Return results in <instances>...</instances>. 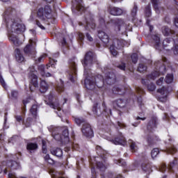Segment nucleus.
I'll return each instance as SVG.
<instances>
[{
	"label": "nucleus",
	"instance_id": "nucleus-45",
	"mask_svg": "<svg viewBox=\"0 0 178 178\" xmlns=\"http://www.w3.org/2000/svg\"><path fill=\"white\" fill-rule=\"evenodd\" d=\"M138 72H140V73H144V72H147V65L140 63L138 67Z\"/></svg>",
	"mask_w": 178,
	"mask_h": 178
},
{
	"label": "nucleus",
	"instance_id": "nucleus-1",
	"mask_svg": "<svg viewBox=\"0 0 178 178\" xmlns=\"http://www.w3.org/2000/svg\"><path fill=\"white\" fill-rule=\"evenodd\" d=\"M82 65L84 67L83 74L86 76L85 79V86L87 90H94L95 86L98 88L104 87L105 81L104 80V76L101 74H97L95 76H90V67L92 66V64L97 62V56L95 53L92 51H88L84 56L83 60H81Z\"/></svg>",
	"mask_w": 178,
	"mask_h": 178
},
{
	"label": "nucleus",
	"instance_id": "nucleus-8",
	"mask_svg": "<svg viewBox=\"0 0 178 178\" xmlns=\"http://www.w3.org/2000/svg\"><path fill=\"white\" fill-rule=\"evenodd\" d=\"M92 112L96 116H101L102 113H106L108 116H109V115H112V110L106 107L105 102H102V108L98 103L95 104L93 105Z\"/></svg>",
	"mask_w": 178,
	"mask_h": 178
},
{
	"label": "nucleus",
	"instance_id": "nucleus-52",
	"mask_svg": "<svg viewBox=\"0 0 178 178\" xmlns=\"http://www.w3.org/2000/svg\"><path fill=\"white\" fill-rule=\"evenodd\" d=\"M131 59L132 60V63L136 64L138 61V56L137 54L134 53L131 56Z\"/></svg>",
	"mask_w": 178,
	"mask_h": 178
},
{
	"label": "nucleus",
	"instance_id": "nucleus-51",
	"mask_svg": "<svg viewBox=\"0 0 178 178\" xmlns=\"http://www.w3.org/2000/svg\"><path fill=\"white\" fill-rule=\"evenodd\" d=\"M31 123H33V119L31 118H28L25 121H24L23 124L26 126V127H30L31 126Z\"/></svg>",
	"mask_w": 178,
	"mask_h": 178
},
{
	"label": "nucleus",
	"instance_id": "nucleus-4",
	"mask_svg": "<svg viewBox=\"0 0 178 178\" xmlns=\"http://www.w3.org/2000/svg\"><path fill=\"white\" fill-rule=\"evenodd\" d=\"M48 130L51 133V136L56 141H60L64 145L68 144L69 141H70L69 139V131L67 129H63L60 127L51 125L48 127Z\"/></svg>",
	"mask_w": 178,
	"mask_h": 178
},
{
	"label": "nucleus",
	"instance_id": "nucleus-2",
	"mask_svg": "<svg viewBox=\"0 0 178 178\" xmlns=\"http://www.w3.org/2000/svg\"><path fill=\"white\" fill-rule=\"evenodd\" d=\"M16 17V10L12 7H9L4 12V19L6 22V27L8 33H10L9 40L13 42L15 47H19L22 44V42L19 40L17 36L10 33H15V34H20V33L26 30V26L22 24L17 23L15 17Z\"/></svg>",
	"mask_w": 178,
	"mask_h": 178
},
{
	"label": "nucleus",
	"instance_id": "nucleus-14",
	"mask_svg": "<svg viewBox=\"0 0 178 178\" xmlns=\"http://www.w3.org/2000/svg\"><path fill=\"white\" fill-rule=\"evenodd\" d=\"M105 81L108 86H112L116 83V75L112 71H108L105 74Z\"/></svg>",
	"mask_w": 178,
	"mask_h": 178
},
{
	"label": "nucleus",
	"instance_id": "nucleus-55",
	"mask_svg": "<svg viewBox=\"0 0 178 178\" xmlns=\"http://www.w3.org/2000/svg\"><path fill=\"white\" fill-rule=\"evenodd\" d=\"M0 83L2 87L5 89L8 88V85H6V82H5V79L2 77V75H0Z\"/></svg>",
	"mask_w": 178,
	"mask_h": 178
},
{
	"label": "nucleus",
	"instance_id": "nucleus-38",
	"mask_svg": "<svg viewBox=\"0 0 178 178\" xmlns=\"http://www.w3.org/2000/svg\"><path fill=\"white\" fill-rule=\"evenodd\" d=\"M61 45L63 47V52L66 54V51L69 49V44H67V42H66V38H63Z\"/></svg>",
	"mask_w": 178,
	"mask_h": 178
},
{
	"label": "nucleus",
	"instance_id": "nucleus-15",
	"mask_svg": "<svg viewBox=\"0 0 178 178\" xmlns=\"http://www.w3.org/2000/svg\"><path fill=\"white\" fill-rule=\"evenodd\" d=\"M29 77L31 80V84L33 86V87L31 86V85H29V89L31 92H33L34 91L35 88H37V87H38V76H37V75H35L33 72H30L29 74Z\"/></svg>",
	"mask_w": 178,
	"mask_h": 178
},
{
	"label": "nucleus",
	"instance_id": "nucleus-25",
	"mask_svg": "<svg viewBox=\"0 0 178 178\" xmlns=\"http://www.w3.org/2000/svg\"><path fill=\"white\" fill-rule=\"evenodd\" d=\"M151 2L156 13H157V15H159V13H161V11L163 10L164 9L163 7L159 6V0H151Z\"/></svg>",
	"mask_w": 178,
	"mask_h": 178
},
{
	"label": "nucleus",
	"instance_id": "nucleus-44",
	"mask_svg": "<svg viewBox=\"0 0 178 178\" xmlns=\"http://www.w3.org/2000/svg\"><path fill=\"white\" fill-rule=\"evenodd\" d=\"M114 163H115L116 165H119V166H122L124 168L126 165V161L122 159L114 160Z\"/></svg>",
	"mask_w": 178,
	"mask_h": 178
},
{
	"label": "nucleus",
	"instance_id": "nucleus-53",
	"mask_svg": "<svg viewBox=\"0 0 178 178\" xmlns=\"http://www.w3.org/2000/svg\"><path fill=\"white\" fill-rule=\"evenodd\" d=\"M58 92H63L65 91V86H63V82H60V85H58L56 88Z\"/></svg>",
	"mask_w": 178,
	"mask_h": 178
},
{
	"label": "nucleus",
	"instance_id": "nucleus-26",
	"mask_svg": "<svg viewBox=\"0 0 178 178\" xmlns=\"http://www.w3.org/2000/svg\"><path fill=\"white\" fill-rule=\"evenodd\" d=\"M50 152L52 155H54V156H56L57 158H62V156H63V151L59 147L51 149Z\"/></svg>",
	"mask_w": 178,
	"mask_h": 178
},
{
	"label": "nucleus",
	"instance_id": "nucleus-17",
	"mask_svg": "<svg viewBox=\"0 0 178 178\" xmlns=\"http://www.w3.org/2000/svg\"><path fill=\"white\" fill-rule=\"evenodd\" d=\"M48 105H49L50 108H53V109H56L57 111H61L59 101L56 99H54V95H49V102Z\"/></svg>",
	"mask_w": 178,
	"mask_h": 178
},
{
	"label": "nucleus",
	"instance_id": "nucleus-24",
	"mask_svg": "<svg viewBox=\"0 0 178 178\" xmlns=\"http://www.w3.org/2000/svg\"><path fill=\"white\" fill-rule=\"evenodd\" d=\"M112 92L118 95H123L126 93V90L122 86H115L113 88Z\"/></svg>",
	"mask_w": 178,
	"mask_h": 178
},
{
	"label": "nucleus",
	"instance_id": "nucleus-7",
	"mask_svg": "<svg viewBox=\"0 0 178 178\" xmlns=\"http://www.w3.org/2000/svg\"><path fill=\"white\" fill-rule=\"evenodd\" d=\"M155 69L156 71L152 72L150 74L147 75L148 80H155L156 77H159L160 73L165 72L166 67L163 65V61L162 60L156 61L154 63Z\"/></svg>",
	"mask_w": 178,
	"mask_h": 178
},
{
	"label": "nucleus",
	"instance_id": "nucleus-34",
	"mask_svg": "<svg viewBox=\"0 0 178 178\" xmlns=\"http://www.w3.org/2000/svg\"><path fill=\"white\" fill-rule=\"evenodd\" d=\"M161 30L163 35H165V36L175 34V31L170 30L168 26H163Z\"/></svg>",
	"mask_w": 178,
	"mask_h": 178
},
{
	"label": "nucleus",
	"instance_id": "nucleus-6",
	"mask_svg": "<svg viewBox=\"0 0 178 178\" xmlns=\"http://www.w3.org/2000/svg\"><path fill=\"white\" fill-rule=\"evenodd\" d=\"M111 22L114 25L115 31L121 33V34H126L129 31V26L122 18H115L111 19Z\"/></svg>",
	"mask_w": 178,
	"mask_h": 178
},
{
	"label": "nucleus",
	"instance_id": "nucleus-61",
	"mask_svg": "<svg viewBox=\"0 0 178 178\" xmlns=\"http://www.w3.org/2000/svg\"><path fill=\"white\" fill-rule=\"evenodd\" d=\"M42 152L43 154H47V143H45V141L42 140Z\"/></svg>",
	"mask_w": 178,
	"mask_h": 178
},
{
	"label": "nucleus",
	"instance_id": "nucleus-28",
	"mask_svg": "<svg viewBox=\"0 0 178 178\" xmlns=\"http://www.w3.org/2000/svg\"><path fill=\"white\" fill-rule=\"evenodd\" d=\"M83 23L84 24L79 22V26H83V24H86L85 29L87 31L90 30V29H92V30H94V29H95V23L92 22L90 23L87 17H85V21Z\"/></svg>",
	"mask_w": 178,
	"mask_h": 178
},
{
	"label": "nucleus",
	"instance_id": "nucleus-40",
	"mask_svg": "<svg viewBox=\"0 0 178 178\" xmlns=\"http://www.w3.org/2000/svg\"><path fill=\"white\" fill-rule=\"evenodd\" d=\"M19 140L20 137H19V136L14 135L13 137L8 139V143L10 144H16V143H19Z\"/></svg>",
	"mask_w": 178,
	"mask_h": 178
},
{
	"label": "nucleus",
	"instance_id": "nucleus-47",
	"mask_svg": "<svg viewBox=\"0 0 178 178\" xmlns=\"http://www.w3.org/2000/svg\"><path fill=\"white\" fill-rule=\"evenodd\" d=\"M157 92H159L161 95H163V97H166V94H168V89L166 88V87H163L160 89H158Z\"/></svg>",
	"mask_w": 178,
	"mask_h": 178
},
{
	"label": "nucleus",
	"instance_id": "nucleus-41",
	"mask_svg": "<svg viewBox=\"0 0 178 178\" xmlns=\"http://www.w3.org/2000/svg\"><path fill=\"white\" fill-rule=\"evenodd\" d=\"M177 152V149H176V147L173 145H171L170 147L166 148L167 154H170L171 155H173V154H175V152Z\"/></svg>",
	"mask_w": 178,
	"mask_h": 178
},
{
	"label": "nucleus",
	"instance_id": "nucleus-62",
	"mask_svg": "<svg viewBox=\"0 0 178 178\" xmlns=\"http://www.w3.org/2000/svg\"><path fill=\"white\" fill-rule=\"evenodd\" d=\"M144 116V113H139V116L136 117L135 118L136 120H145L147 119V118L143 117Z\"/></svg>",
	"mask_w": 178,
	"mask_h": 178
},
{
	"label": "nucleus",
	"instance_id": "nucleus-32",
	"mask_svg": "<svg viewBox=\"0 0 178 178\" xmlns=\"http://www.w3.org/2000/svg\"><path fill=\"white\" fill-rule=\"evenodd\" d=\"M49 88V85L45 81H41L40 84V91L42 93L47 92Z\"/></svg>",
	"mask_w": 178,
	"mask_h": 178
},
{
	"label": "nucleus",
	"instance_id": "nucleus-64",
	"mask_svg": "<svg viewBox=\"0 0 178 178\" xmlns=\"http://www.w3.org/2000/svg\"><path fill=\"white\" fill-rule=\"evenodd\" d=\"M117 67L118 68V69H120V70H126V63H121L120 65H118V66H117Z\"/></svg>",
	"mask_w": 178,
	"mask_h": 178
},
{
	"label": "nucleus",
	"instance_id": "nucleus-46",
	"mask_svg": "<svg viewBox=\"0 0 178 178\" xmlns=\"http://www.w3.org/2000/svg\"><path fill=\"white\" fill-rule=\"evenodd\" d=\"M165 83L167 84H170V83L173 82V74H168L167 76H165Z\"/></svg>",
	"mask_w": 178,
	"mask_h": 178
},
{
	"label": "nucleus",
	"instance_id": "nucleus-9",
	"mask_svg": "<svg viewBox=\"0 0 178 178\" xmlns=\"http://www.w3.org/2000/svg\"><path fill=\"white\" fill-rule=\"evenodd\" d=\"M52 9L51 6L47 5L44 8H40L38 9L37 13V16L40 20H45V19H51Z\"/></svg>",
	"mask_w": 178,
	"mask_h": 178
},
{
	"label": "nucleus",
	"instance_id": "nucleus-20",
	"mask_svg": "<svg viewBox=\"0 0 178 178\" xmlns=\"http://www.w3.org/2000/svg\"><path fill=\"white\" fill-rule=\"evenodd\" d=\"M98 38L101 41H102L103 44H104L105 47H108V44H109V36L104 31H98Z\"/></svg>",
	"mask_w": 178,
	"mask_h": 178
},
{
	"label": "nucleus",
	"instance_id": "nucleus-3",
	"mask_svg": "<svg viewBox=\"0 0 178 178\" xmlns=\"http://www.w3.org/2000/svg\"><path fill=\"white\" fill-rule=\"evenodd\" d=\"M156 126H158V118L156 117H152L147 126L148 134L145 137L147 146L150 148L155 147L156 143L161 141L159 138L154 134V131L156 129Z\"/></svg>",
	"mask_w": 178,
	"mask_h": 178
},
{
	"label": "nucleus",
	"instance_id": "nucleus-19",
	"mask_svg": "<svg viewBox=\"0 0 178 178\" xmlns=\"http://www.w3.org/2000/svg\"><path fill=\"white\" fill-rule=\"evenodd\" d=\"M176 165H177V160L174 159L172 162L170 163L168 166L166 165V164L161 165V168H159V171L163 172L166 170V169H168L170 170V172H173V169Z\"/></svg>",
	"mask_w": 178,
	"mask_h": 178
},
{
	"label": "nucleus",
	"instance_id": "nucleus-39",
	"mask_svg": "<svg viewBox=\"0 0 178 178\" xmlns=\"http://www.w3.org/2000/svg\"><path fill=\"white\" fill-rule=\"evenodd\" d=\"M145 15L146 17H151L152 13L151 11V3H149L145 7Z\"/></svg>",
	"mask_w": 178,
	"mask_h": 178
},
{
	"label": "nucleus",
	"instance_id": "nucleus-5",
	"mask_svg": "<svg viewBox=\"0 0 178 178\" xmlns=\"http://www.w3.org/2000/svg\"><path fill=\"white\" fill-rule=\"evenodd\" d=\"M153 40V44L155 49L157 51H162V49H166L169 51L170 49H166L167 47L169 45H173L175 44V41L173 38H166L163 41V43H161V35L159 34H154L152 36Z\"/></svg>",
	"mask_w": 178,
	"mask_h": 178
},
{
	"label": "nucleus",
	"instance_id": "nucleus-23",
	"mask_svg": "<svg viewBox=\"0 0 178 178\" xmlns=\"http://www.w3.org/2000/svg\"><path fill=\"white\" fill-rule=\"evenodd\" d=\"M7 166L10 168L12 170H17V169L22 168V166H20V163H19V162L13 160L8 161L7 162Z\"/></svg>",
	"mask_w": 178,
	"mask_h": 178
},
{
	"label": "nucleus",
	"instance_id": "nucleus-50",
	"mask_svg": "<svg viewBox=\"0 0 178 178\" xmlns=\"http://www.w3.org/2000/svg\"><path fill=\"white\" fill-rule=\"evenodd\" d=\"M37 111H38V106L36 104H33L30 109L31 113H32L33 116H35V115H37Z\"/></svg>",
	"mask_w": 178,
	"mask_h": 178
},
{
	"label": "nucleus",
	"instance_id": "nucleus-12",
	"mask_svg": "<svg viewBox=\"0 0 178 178\" xmlns=\"http://www.w3.org/2000/svg\"><path fill=\"white\" fill-rule=\"evenodd\" d=\"M24 52L31 58H35V43L33 40H29V44L24 47Z\"/></svg>",
	"mask_w": 178,
	"mask_h": 178
},
{
	"label": "nucleus",
	"instance_id": "nucleus-36",
	"mask_svg": "<svg viewBox=\"0 0 178 178\" xmlns=\"http://www.w3.org/2000/svg\"><path fill=\"white\" fill-rule=\"evenodd\" d=\"M142 169L143 172H146V173H151L152 172V170H151V164L147 163H143L142 164Z\"/></svg>",
	"mask_w": 178,
	"mask_h": 178
},
{
	"label": "nucleus",
	"instance_id": "nucleus-22",
	"mask_svg": "<svg viewBox=\"0 0 178 178\" xmlns=\"http://www.w3.org/2000/svg\"><path fill=\"white\" fill-rule=\"evenodd\" d=\"M108 10L112 16H122L123 15V9L119 7H110Z\"/></svg>",
	"mask_w": 178,
	"mask_h": 178
},
{
	"label": "nucleus",
	"instance_id": "nucleus-35",
	"mask_svg": "<svg viewBox=\"0 0 178 178\" xmlns=\"http://www.w3.org/2000/svg\"><path fill=\"white\" fill-rule=\"evenodd\" d=\"M24 111H22V115H15V119L16 120V122H18V123H19L20 124H22V123H24Z\"/></svg>",
	"mask_w": 178,
	"mask_h": 178
},
{
	"label": "nucleus",
	"instance_id": "nucleus-63",
	"mask_svg": "<svg viewBox=\"0 0 178 178\" xmlns=\"http://www.w3.org/2000/svg\"><path fill=\"white\" fill-rule=\"evenodd\" d=\"M172 51H173L174 55L177 56V55H178V44L174 45V47L172 48Z\"/></svg>",
	"mask_w": 178,
	"mask_h": 178
},
{
	"label": "nucleus",
	"instance_id": "nucleus-49",
	"mask_svg": "<svg viewBox=\"0 0 178 178\" xmlns=\"http://www.w3.org/2000/svg\"><path fill=\"white\" fill-rule=\"evenodd\" d=\"M74 122L78 126H80V124H84V123H86V120H84L83 118H75Z\"/></svg>",
	"mask_w": 178,
	"mask_h": 178
},
{
	"label": "nucleus",
	"instance_id": "nucleus-59",
	"mask_svg": "<svg viewBox=\"0 0 178 178\" xmlns=\"http://www.w3.org/2000/svg\"><path fill=\"white\" fill-rule=\"evenodd\" d=\"M85 34V38L89 41V42H92V41H94V38H92V36H91V34H90V33L87 32Z\"/></svg>",
	"mask_w": 178,
	"mask_h": 178
},
{
	"label": "nucleus",
	"instance_id": "nucleus-58",
	"mask_svg": "<svg viewBox=\"0 0 178 178\" xmlns=\"http://www.w3.org/2000/svg\"><path fill=\"white\" fill-rule=\"evenodd\" d=\"M38 70L40 72L42 76H45V67L44 65H40L38 67Z\"/></svg>",
	"mask_w": 178,
	"mask_h": 178
},
{
	"label": "nucleus",
	"instance_id": "nucleus-29",
	"mask_svg": "<svg viewBox=\"0 0 178 178\" xmlns=\"http://www.w3.org/2000/svg\"><path fill=\"white\" fill-rule=\"evenodd\" d=\"M97 154L100 156L104 162L106 161V151H105L100 146H97Z\"/></svg>",
	"mask_w": 178,
	"mask_h": 178
},
{
	"label": "nucleus",
	"instance_id": "nucleus-21",
	"mask_svg": "<svg viewBox=\"0 0 178 178\" xmlns=\"http://www.w3.org/2000/svg\"><path fill=\"white\" fill-rule=\"evenodd\" d=\"M113 105H117L118 108H127L129 101L127 99H119L113 102Z\"/></svg>",
	"mask_w": 178,
	"mask_h": 178
},
{
	"label": "nucleus",
	"instance_id": "nucleus-16",
	"mask_svg": "<svg viewBox=\"0 0 178 178\" xmlns=\"http://www.w3.org/2000/svg\"><path fill=\"white\" fill-rule=\"evenodd\" d=\"M136 92L138 94V96H137L136 94H134V97L137 98L138 104L140 108V109H143V106H144V103H143V97H141L142 95L145 92L144 90L138 86L136 87Z\"/></svg>",
	"mask_w": 178,
	"mask_h": 178
},
{
	"label": "nucleus",
	"instance_id": "nucleus-30",
	"mask_svg": "<svg viewBox=\"0 0 178 178\" xmlns=\"http://www.w3.org/2000/svg\"><path fill=\"white\" fill-rule=\"evenodd\" d=\"M142 84H143V86H147L148 91H155V88H156V86L154 83H150L148 84L147 79H142Z\"/></svg>",
	"mask_w": 178,
	"mask_h": 178
},
{
	"label": "nucleus",
	"instance_id": "nucleus-60",
	"mask_svg": "<svg viewBox=\"0 0 178 178\" xmlns=\"http://www.w3.org/2000/svg\"><path fill=\"white\" fill-rule=\"evenodd\" d=\"M56 62H57V60L50 58L49 64H48L47 65V67H51H51H54L55 65H56Z\"/></svg>",
	"mask_w": 178,
	"mask_h": 178
},
{
	"label": "nucleus",
	"instance_id": "nucleus-18",
	"mask_svg": "<svg viewBox=\"0 0 178 178\" xmlns=\"http://www.w3.org/2000/svg\"><path fill=\"white\" fill-rule=\"evenodd\" d=\"M111 142L115 145H126V138L120 132L118 133V135Z\"/></svg>",
	"mask_w": 178,
	"mask_h": 178
},
{
	"label": "nucleus",
	"instance_id": "nucleus-31",
	"mask_svg": "<svg viewBox=\"0 0 178 178\" xmlns=\"http://www.w3.org/2000/svg\"><path fill=\"white\" fill-rule=\"evenodd\" d=\"M15 59L17 62H18L19 63H22V62H24V56H23V54H22L20 49H16L15 51Z\"/></svg>",
	"mask_w": 178,
	"mask_h": 178
},
{
	"label": "nucleus",
	"instance_id": "nucleus-11",
	"mask_svg": "<svg viewBox=\"0 0 178 178\" xmlns=\"http://www.w3.org/2000/svg\"><path fill=\"white\" fill-rule=\"evenodd\" d=\"M82 135L86 138H92L94 137V131L91 127V125L88 124V122H84L82 124V127L81 129Z\"/></svg>",
	"mask_w": 178,
	"mask_h": 178
},
{
	"label": "nucleus",
	"instance_id": "nucleus-48",
	"mask_svg": "<svg viewBox=\"0 0 178 178\" xmlns=\"http://www.w3.org/2000/svg\"><path fill=\"white\" fill-rule=\"evenodd\" d=\"M159 154V149L154 148L151 152L152 158L154 159V158H156L158 154Z\"/></svg>",
	"mask_w": 178,
	"mask_h": 178
},
{
	"label": "nucleus",
	"instance_id": "nucleus-10",
	"mask_svg": "<svg viewBox=\"0 0 178 178\" xmlns=\"http://www.w3.org/2000/svg\"><path fill=\"white\" fill-rule=\"evenodd\" d=\"M77 75V58H74L70 60V71L68 78L72 83H74V78Z\"/></svg>",
	"mask_w": 178,
	"mask_h": 178
},
{
	"label": "nucleus",
	"instance_id": "nucleus-56",
	"mask_svg": "<svg viewBox=\"0 0 178 178\" xmlns=\"http://www.w3.org/2000/svg\"><path fill=\"white\" fill-rule=\"evenodd\" d=\"M84 38H86V35L83 33L79 32L78 33V41L79 42H83L84 41Z\"/></svg>",
	"mask_w": 178,
	"mask_h": 178
},
{
	"label": "nucleus",
	"instance_id": "nucleus-43",
	"mask_svg": "<svg viewBox=\"0 0 178 178\" xmlns=\"http://www.w3.org/2000/svg\"><path fill=\"white\" fill-rule=\"evenodd\" d=\"M96 165H97V169H99L100 172H105L106 167L105 166V165H104V163H102V162L99 161L96 163Z\"/></svg>",
	"mask_w": 178,
	"mask_h": 178
},
{
	"label": "nucleus",
	"instance_id": "nucleus-42",
	"mask_svg": "<svg viewBox=\"0 0 178 178\" xmlns=\"http://www.w3.org/2000/svg\"><path fill=\"white\" fill-rule=\"evenodd\" d=\"M127 42L125 40H117L116 49H122L123 47H126Z\"/></svg>",
	"mask_w": 178,
	"mask_h": 178
},
{
	"label": "nucleus",
	"instance_id": "nucleus-33",
	"mask_svg": "<svg viewBox=\"0 0 178 178\" xmlns=\"http://www.w3.org/2000/svg\"><path fill=\"white\" fill-rule=\"evenodd\" d=\"M138 10V6H137V3H134V6L131 10V16L132 17L133 22L136 20Z\"/></svg>",
	"mask_w": 178,
	"mask_h": 178
},
{
	"label": "nucleus",
	"instance_id": "nucleus-37",
	"mask_svg": "<svg viewBox=\"0 0 178 178\" xmlns=\"http://www.w3.org/2000/svg\"><path fill=\"white\" fill-rule=\"evenodd\" d=\"M129 144L130 145V149L131 152H137V149H138V147H137L136 142L133 141V140H129Z\"/></svg>",
	"mask_w": 178,
	"mask_h": 178
},
{
	"label": "nucleus",
	"instance_id": "nucleus-54",
	"mask_svg": "<svg viewBox=\"0 0 178 178\" xmlns=\"http://www.w3.org/2000/svg\"><path fill=\"white\" fill-rule=\"evenodd\" d=\"M10 97L13 99H17V97H19V92L17 90H12Z\"/></svg>",
	"mask_w": 178,
	"mask_h": 178
},
{
	"label": "nucleus",
	"instance_id": "nucleus-57",
	"mask_svg": "<svg viewBox=\"0 0 178 178\" xmlns=\"http://www.w3.org/2000/svg\"><path fill=\"white\" fill-rule=\"evenodd\" d=\"M110 52H111V54H112V55L113 56H116V55H118V51H116V49H115L114 45H112L110 47Z\"/></svg>",
	"mask_w": 178,
	"mask_h": 178
},
{
	"label": "nucleus",
	"instance_id": "nucleus-13",
	"mask_svg": "<svg viewBox=\"0 0 178 178\" xmlns=\"http://www.w3.org/2000/svg\"><path fill=\"white\" fill-rule=\"evenodd\" d=\"M74 1L75 3L72 5V11L75 13V15H80V13L86 10V7H84V3H83V0Z\"/></svg>",
	"mask_w": 178,
	"mask_h": 178
},
{
	"label": "nucleus",
	"instance_id": "nucleus-27",
	"mask_svg": "<svg viewBox=\"0 0 178 178\" xmlns=\"http://www.w3.org/2000/svg\"><path fill=\"white\" fill-rule=\"evenodd\" d=\"M26 149L29 154H33V152H35L38 149V145L34 143H29L26 145Z\"/></svg>",
	"mask_w": 178,
	"mask_h": 178
}]
</instances>
